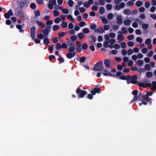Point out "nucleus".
<instances>
[{
  "label": "nucleus",
  "instance_id": "obj_13",
  "mask_svg": "<svg viewBox=\"0 0 156 156\" xmlns=\"http://www.w3.org/2000/svg\"><path fill=\"white\" fill-rule=\"evenodd\" d=\"M125 6V4L123 2L121 3L119 5H116L115 9L116 10H119L123 8Z\"/></svg>",
  "mask_w": 156,
  "mask_h": 156
},
{
  "label": "nucleus",
  "instance_id": "obj_31",
  "mask_svg": "<svg viewBox=\"0 0 156 156\" xmlns=\"http://www.w3.org/2000/svg\"><path fill=\"white\" fill-rule=\"evenodd\" d=\"M44 44H45L46 45H48L49 43L50 42L48 39L47 38H45L44 39Z\"/></svg>",
  "mask_w": 156,
  "mask_h": 156
},
{
  "label": "nucleus",
  "instance_id": "obj_48",
  "mask_svg": "<svg viewBox=\"0 0 156 156\" xmlns=\"http://www.w3.org/2000/svg\"><path fill=\"white\" fill-rule=\"evenodd\" d=\"M37 37L39 38V39H43L44 37H44V36L43 35V34H38L37 35Z\"/></svg>",
  "mask_w": 156,
  "mask_h": 156
},
{
  "label": "nucleus",
  "instance_id": "obj_56",
  "mask_svg": "<svg viewBox=\"0 0 156 156\" xmlns=\"http://www.w3.org/2000/svg\"><path fill=\"white\" fill-rule=\"evenodd\" d=\"M133 61L130 60L127 63V65L129 66H132L133 65Z\"/></svg>",
  "mask_w": 156,
  "mask_h": 156
},
{
  "label": "nucleus",
  "instance_id": "obj_47",
  "mask_svg": "<svg viewBox=\"0 0 156 156\" xmlns=\"http://www.w3.org/2000/svg\"><path fill=\"white\" fill-rule=\"evenodd\" d=\"M113 48H114L115 49H118L120 48V46L118 44H115L112 46Z\"/></svg>",
  "mask_w": 156,
  "mask_h": 156
},
{
  "label": "nucleus",
  "instance_id": "obj_22",
  "mask_svg": "<svg viewBox=\"0 0 156 156\" xmlns=\"http://www.w3.org/2000/svg\"><path fill=\"white\" fill-rule=\"evenodd\" d=\"M117 40L119 41H122L124 39V37L122 34H118L117 36Z\"/></svg>",
  "mask_w": 156,
  "mask_h": 156
},
{
  "label": "nucleus",
  "instance_id": "obj_9",
  "mask_svg": "<svg viewBox=\"0 0 156 156\" xmlns=\"http://www.w3.org/2000/svg\"><path fill=\"white\" fill-rule=\"evenodd\" d=\"M111 61L108 59H106L104 61V63L106 67L110 69L112 68L111 66Z\"/></svg>",
  "mask_w": 156,
  "mask_h": 156
},
{
  "label": "nucleus",
  "instance_id": "obj_62",
  "mask_svg": "<svg viewBox=\"0 0 156 156\" xmlns=\"http://www.w3.org/2000/svg\"><path fill=\"white\" fill-rule=\"evenodd\" d=\"M86 23L84 21L80 22L79 23V26L81 27H83L86 25Z\"/></svg>",
  "mask_w": 156,
  "mask_h": 156
},
{
  "label": "nucleus",
  "instance_id": "obj_42",
  "mask_svg": "<svg viewBox=\"0 0 156 156\" xmlns=\"http://www.w3.org/2000/svg\"><path fill=\"white\" fill-rule=\"evenodd\" d=\"M62 12L65 14H67L69 12V10L67 9L62 8Z\"/></svg>",
  "mask_w": 156,
  "mask_h": 156
},
{
  "label": "nucleus",
  "instance_id": "obj_6",
  "mask_svg": "<svg viewBox=\"0 0 156 156\" xmlns=\"http://www.w3.org/2000/svg\"><path fill=\"white\" fill-rule=\"evenodd\" d=\"M102 73L105 76H113L115 77V76L111 73L110 72L108 71L106 69H103L101 71Z\"/></svg>",
  "mask_w": 156,
  "mask_h": 156
},
{
  "label": "nucleus",
  "instance_id": "obj_49",
  "mask_svg": "<svg viewBox=\"0 0 156 156\" xmlns=\"http://www.w3.org/2000/svg\"><path fill=\"white\" fill-rule=\"evenodd\" d=\"M30 8L33 9H35L36 8V4L34 3H31L30 5Z\"/></svg>",
  "mask_w": 156,
  "mask_h": 156
},
{
  "label": "nucleus",
  "instance_id": "obj_24",
  "mask_svg": "<svg viewBox=\"0 0 156 156\" xmlns=\"http://www.w3.org/2000/svg\"><path fill=\"white\" fill-rule=\"evenodd\" d=\"M42 33L45 37H47L48 36L49 31L47 29H45L42 31Z\"/></svg>",
  "mask_w": 156,
  "mask_h": 156
},
{
  "label": "nucleus",
  "instance_id": "obj_14",
  "mask_svg": "<svg viewBox=\"0 0 156 156\" xmlns=\"http://www.w3.org/2000/svg\"><path fill=\"white\" fill-rule=\"evenodd\" d=\"M138 86L143 87L145 88L147 87H151V84L149 83H139Z\"/></svg>",
  "mask_w": 156,
  "mask_h": 156
},
{
  "label": "nucleus",
  "instance_id": "obj_44",
  "mask_svg": "<svg viewBox=\"0 0 156 156\" xmlns=\"http://www.w3.org/2000/svg\"><path fill=\"white\" fill-rule=\"evenodd\" d=\"M105 11V9L103 7H101L99 9V12L100 14H103Z\"/></svg>",
  "mask_w": 156,
  "mask_h": 156
},
{
  "label": "nucleus",
  "instance_id": "obj_40",
  "mask_svg": "<svg viewBox=\"0 0 156 156\" xmlns=\"http://www.w3.org/2000/svg\"><path fill=\"white\" fill-rule=\"evenodd\" d=\"M54 22L57 24L60 23L61 21V19L59 17H57L54 19Z\"/></svg>",
  "mask_w": 156,
  "mask_h": 156
},
{
  "label": "nucleus",
  "instance_id": "obj_18",
  "mask_svg": "<svg viewBox=\"0 0 156 156\" xmlns=\"http://www.w3.org/2000/svg\"><path fill=\"white\" fill-rule=\"evenodd\" d=\"M76 43L77 47L76 50L78 52H81V46H82L81 44L78 41H76Z\"/></svg>",
  "mask_w": 156,
  "mask_h": 156
},
{
  "label": "nucleus",
  "instance_id": "obj_17",
  "mask_svg": "<svg viewBox=\"0 0 156 156\" xmlns=\"http://www.w3.org/2000/svg\"><path fill=\"white\" fill-rule=\"evenodd\" d=\"M132 21L131 20H129V19H126L125 20H124L123 23L125 26H129L130 25Z\"/></svg>",
  "mask_w": 156,
  "mask_h": 156
},
{
  "label": "nucleus",
  "instance_id": "obj_25",
  "mask_svg": "<svg viewBox=\"0 0 156 156\" xmlns=\"http://www.w3.org/2000/svg\"><path fill=\"white\" fill-rule=\"evenodd\" d=\"M137 65L139 67H141L144 64V61L141 60H138L137 61Z\"/></svg>",
  "mask_w": 156,
  "mask_h": 156
},
{
  "label": "nucleus",
  "instance_id": "obj_35",
  "mask_svg": "<svg viewBox=\"0 0 156 156\" xmlns=\"http://www.w3.org/2000/svg\"><path fill=\"white\" fill-rule=\"evenodd\" d=\"M55 48L57 50H60L61 48V45L59 43H57L55 45Z\"/></svg>",
  "mask_w": 156,
  "mask_h": 156
},
{
  "label": "nucleus",
  "instance_id": "obj_19",
  "mask_svg": "<svg viewBox=\"0 0 156 156\" xmlns=\"http://www.w3.org/2000/svg\"><path fill=\"white\" fill-rule=\"evenodd\" d=\"M100 92V89L97 88H95L94 90H92L91 91V92L93 95H95L96 93H99Z\"/></svg>",
  "mask_w": 156,
  "mask_h": 156
},
{
  "label": "nucleus",
  "instance_id": "obj_15",
  "mask_svg": "<svg viewBox=\"0 0 156 156\" xmlns=\"http://www.w3.org/2000/svg\"><path fill=\"white\" fill-rule=\"evenodd\" d=\"M117 20V23L119 25H121L122 23V16L121 15H119L117 16L116 18Z\"/></svg>",
  "mask_w": 156,
  "mask_h": 156
},
{
  "label": "nucleus",
  "instance_id": "obj_27",
  "mask_svg": "<svg viewBox=\"0 0 156 156\" xmlns=\"http://www.w3.org/2000/svg\"><path fill=\"white\" fill-rule=\"evenodd\" d=\"M78 37L80 39L82 40L85 37V35L82 33H80L78 34Z\"/></svg>",
  "mask_w": 156,
  "mask_h": 156
},
{
  "label": "nucleus",
  "instance_id": "obj_38",
  "mask_svg": "<svg viewBox=\"0 0 156 156\" xmlns=\"http://www.w3.org/2000/svg\"><path fill=\"white\" fill-rule=\"evenodd\" d=\"M134 2L132 1H129L127 2V3L126 5L128 6H132L134 4Z\"/></svg>",
  "mask_w": 156,
  "mask_h": 156
},
{
  "label": "nucleus",
  "instance_id": "obj_55",
  "mask_svg": "<svg viewBox=\"0 0 156 156\" xmlns=\"http://www.w3.org/2000/svg\"><path fill=\"white\" fill-rule=\"evenodd\" d=\"M83 6L86 8H87L89 7L90 6V5L87 2H85L83 3Z\"/></svg>",
  "mask_w": 156,
  "mask_h": 156
},
{
  "label": "nucleus",
  "instance_id": "obj_34",
  "mask_svg": "<svg viewBox=\"0 0 156 156\" xmlns=\"http://www.w3.org/2000/svg\"><path fill=\"white\" fill-rule=\"evenodd\" d=\"M68 23L67 22H62V23L61 24V27L62 28H66L67 27Z\"/></svg>",
  "mask_w": 156,
  "mask_h": 156
},
{
  "label": "nucleus",
  "instance_id": "obj_16",
  "mask_svg": "<svg viewBox=\"0 0 156 156\" xmlns=\"http://www.w3.org/2000/svg\"><path fill=\"white\" fill-rule=\"evenodd\" d=\"M75 56V53L74 52L69 51L66 55V56L68 58L71 59Z\"/></svg>",
  "mask_w": 156,
  "mask_h": 156
},
{
  "label": "nucleus",
  "instance_id": "obj_2",
  "mask_svg": "<svg viewBox=\"0 0 156 156\" xmlns=\"http://www.w3.org/2000/svg\"><path fill=\"white\" fill-rule=\"evenodd\" d=\"M67 40L68 41L67 42V47H68L69 48L68 49L69 51H73L75 49V44L69 38L67 39Z\"/></svg>",
  "mask_w": 156,
  "mask_h": 156
},
{
  "label": "nucleus",
  "instance_id": "obj_29",
  "mask_svg": "<svg viewBox=\"0 0 156 156\" xmlns=\"http://www.w3.org/2000/svg\"><path fill=\"white\" fill-rule=\"evenodd\" d=\"M151 89L153 90H156V82L153 81L152 83V87L151 88Z\"/></svg>",
  "mask_w": 156,
  "mask_h": 156
},
{
  "label": "nucleus",
  "instance_id": "obj_50",
  "mask_svg": "<svg viewBox=\"0 0 156 156\" xmlns=\"http://www.w3.org/2000/svg\"><path fill=\"white\" fill-rule=\"evenodd\" d=\"M143 4V2L141 1H137L136 2V5H137L138 7L140 6Z\"/></svg>",
  "mask_w": 156,
  "mask_h": 156
},
{
  "label": "nucleus",
  "instance_id": "obj_58",
  "mask_svg": "<svg viewBox=\"0 0 156 156\" xmlns=\"http://www.w3.org/2000/svg\"><path fill=\"white\" fill-rule=\"evenodd\" d=\"M133 53V51L131 49H129L127 51V53H128V55H130Z\"/></svg>",
  "mask_w": 156,
  "mask_h": 156
},
{
  "label": "nucleus",
  "instance_id": "obj_11",
  "mask_svg": "<svg viewBox=\"0 0 156 156\" xmlns=\"http://www.w3.org/2000/svg\"><path fill=\"white\" fill-rule=\"evenodd\" d=\"M36 30V28L35 27H32L30 28L31 37L33 39H34L35 37V31Z\"/></svg>",
  "mask_w": 156,
  "mask_h": 156
},
{
  "label": "nucleus",
  "instance_id": "obj_61",
  "mask_svg": "<svg viewBox=\"0 0 156 156\" xmlns=\"http://www.w3.org/2000/svg\"><path fill=\"white\" fill-rule=\"evenodd\" d=\"M150 67L149 65L146 64L145 66V69L147 71H149L150 70Z\"/></svg>",
  "mask_w": 156,
  "mask_h": 156
},
{
  "label": "nucleus",
  "instance_id": "obj_52",
  "mask_svg": "<svg viewBox=\"0 0 156 156\" xmlns=\"http://www.w3.org/2000/svg\"><path fill=\"white\" fill-rule=\"evenodd\" d=\"M153 75L152 73L151 72H148L146 73V76L147 77L150 78Z\"/></svg>",
  "mask_w": 156,
  "mask_h": 156
},
{
  "label": "nucleus",
  "instance_id": "obj_59",
  "mask_svg": "<svg viewBox=\"0 0 156 156\" xmlns=\"http://www.w3.org/2000/svg\"><path fill=\"white\" fill-rule=\"evenodd\" d=\"M65 32H60L58 33V35L59 37H62L65 36Z\"/></svg>",
  "mask_w": 156,
  "mask_h": 156
},
{
  "label": "nucleus",
  "instance_id": "obj_53",
  "mask_svg": "<svg viewBox=\"0 0 156 156\" xmlns=\"http://www.w3.org/2000/svg\"><path fill=\"white\" fill-rule=\"evenodd\" d=\"M98 2L99 5H105V0H99Z\"/></svg>",
  "mask_w": 156,
  "mask_h": 156
},
{
  "label": "nucleus",
  "instance_id": "obj_5",
  "mask_svg": "<svg viewBox=\"0 0 156 156\" xmlns=\"http://www.w3.org/2000/svg\"><path fill=\"white\" fill-rule=\"evenodd\" d=\"M17 14L19 17L23 20L24 21L28 19V17L24 13L23 11H19Z\"/></svg>",
  "mask_w": 156,
  "mask_h": 156
},
{
  "label": "nucleus",
  "instance_id": "obj_21",
  "mask_svg": "<svg viewBox=\"0 0 156 156\" xmlns=\"http://www.w3.org/2000/svg\"><path fill=\"white\" fill-rule=\"evenodd\" d=\"M100 18L102 21L103 23L105 24H106L108 23V21L106 18L103 16H100Z\"/></svg>",
  "mask_w": 156,
  "mask_h": 156
},
{
  "label": "nucleus",
  "instance_id": "obj_37",
  "mask_svg": "<svg viewBox=\"0 0 156 156\" xmlns=\"http://www.w3.org/2000/svg\"><path fill=\"white\" fill-rule=\"evenodd\" d=\"M121 30L122 33L124 34H126L128 32L127 29L125 27H122Z\"/></svg>",
  "mask_w": 156,
  "mask_h": 156
},
{
  "label": "nucleus",
  "instance_id": "obj_4",
  "mask_svg": "<svg viewBox=\"0 0 156 156\" xmlns=\"http://www.w3.org/2000/svg\"><path fill=\"white\" fill-rule=\"evenodd\" d=\"M137 79V77L136 75H134L132 77L130 76H128L127 79V83L128 84L130 83L136 84L137 83L136 81Z\"/></svg>",
  "mask_w": 156,
  "mask_h": 156
},
{
  "label": "nucleus",
  "instance_id": "obj_36",
  "mask_svg": "<svg viewBox=\"0 0 156 156\" xmlns=\"http://www.w3.org/2000/svg\"><path fill=\"white\" fill-rule=\"evenodd\" d=\"M53 13L55 17H57L59 16V12L57 10H54L53 11Z\"/></svg>",
  "mask_w": 156,
  "mask_h": 156
},
{
  "label": "nucleus",
  "instance_id": "obj_8",
  "mask_svg": "<svg viewBox=\"0 0 156 156\" xmlns=\"http://www.w3.org/2000/svg\"><path fill=\"white\" fill-rule=\"evenodd\" d=\"M18 5L21 8L27 6L28 5V2L26 0H22L19 2Z\"/></svg>",
  "mask_w": 156,
  "mask_h": 156
},
{
  "label": "nucleus",
  "instance_id": "obj_57",
  "mask_svg": "<svg viewBox=\"0 0 156 156\" xmlns=\"http://www.w3.org/2000/svg\"><path fill=\"white\" fill-rule=\"evenodd\" d=\"M113 14L112 13L109 14L107 16V18L108 20H111L113 18Z\"/></svg>",
  "mask_w": 156,
  "mask_h": 156
},
{
  "label": "nucleus",
  "instance_id": "obj_30",
  "mask_svg": "<svg viewBox=\"0 0 156 156\" xmlns=\"http://www.w3.org/2000/svg\"><path fill=\"white\" fill-rule=\"evenodd\" d=\"M67 18L68 19L70 20L72 22H74L75 19L73 18V16L71 15H68L67 16Z\"/></svg>",
  "mask_w": 156,
  "mask_h": 156
},
{
  "label": "nucleus",
  "instance_id": "obj_32",
  "mask_svg": "<svg viewBox=\"0 0 156 156\" xmlns=\"http://www.w3.org/2000/svg\"><path fill=\"white\" fill-rule=\"evenodd\" d=\"M77 39V37L75 35H73L71 36L70 39L71 41L73 42L74 41H76Z\"/></svg>",
  "mask_w": 156,
  "mask_h": 156
},
{
  "label": "nucleus",
  "instance_id": "obj_1",
  "mask_svg": "<svg viewBox=\"0 0 156 156\" xmlns=\"http://www.w3.org/2000/svg\"><path fill=\"white\" fill-rule=\"evenodd\" d=\"M105 41L103 44V46L105 48H113L112 46L115 42V40L114 39H110L108 37V36H105Z\"/></svg>",
  "mask_w": 156,
  "mask_h": 156
},
{
  "label": "nucleus",
  "instance_id": "obj_10",
  "mask_svg": "<svg viewBox=\"0 0 156 156\" xmlns=\"http://www.w3.org/2000/svg\"><path fill=\"white\" fill-rule=\"evenodd\" d=\"M56 4V2L55 0H50L49 2L48 7L50 9H52L53 8L54 5H55Z\"/></svg>",
  "mask_w": 156,
  "mask_h": 156
},
{
  "label": "nucleus",
  "instance_id": "obj_33",
  "mask_svg": "<svg viewBox=\"0 0 156 156\" xmlns=\"http://www.w3.org/2000/svg\"><path fill=\"white\" fill-rule=\"evenodd\" d=\"M35 15L36 16H39L40 15V13L38 10H35L34 11Z\"/></svg>",
  "mask_w": 156,
  "mask_h": 156
},
{
  "label": "nucleus",
  "instance_id": "obj_51",
  "mask_svg": "<svg viewBox=\"0 0 156 156\" xmlns=\"http://www.w3.org/2000/svg\"><path fill=\"white\" fill-rule=\"evenodd\" d=\"M82 31L83 33L87 34L89 32V30L87 28H85Z\"/></svg>",
  "mask_w": 156,
  "mask_h": 156
},
{
  "label": "nucleus",
  "instance_id": "obj_41",
  "mask_svg": "<svg viewBox=\"0 0 156 156\" xmlns=\"http://www.w3.org/2000/svg\"><path fill=\"white\" fill-rule=\"evenodd\" d=\"M68 4L69 7H72L73 5L74 2L72 0H69L68 1Z\"/></svg>",
  "mask_w": 156,
  "mask_h": 156
},
{
  "label": "nucleus",
  "instance_id": "obj_63",
  "mask_svg": "<svg viewBox=\"0 0 156 156\" xmlns=\"http://www.w3.org/2000/svg\"><path fill=\"white\" fill-rule=\"evenodd\" d=\"M122 54L123 55H126L127 54V51L125 49H123L121 51Z\"/></svg>",
  "mask_w": 156,
  "mask_h": 156
},
{
  "label": "nucleus",
  "instance_id": "obj_3",
  "mask_svg": "<svg viewBox=\"0 0 156 156\" xmlns=\"http://www.w3.org/2000/svg\"><path fill=\"white\" fill-rule=\"evenodd\" d=\"M104 67L103 66V62L100 61L97 63L95 65L93 70L94 71H100L103 69Z\"/></svg>",
  "mask_w": 156,
  "mask_h": 156
},
{
  "label": "nucleus",
  "instance_id": "obj_20",
  "mask_svg": "<svg viewBox=\"0 0 156 156\" xmlns=\"http://www.w3.org/2000/svg\"><path fill=\"white\" fill-rule=\"evenodd\" d=\"M123 13L124 14L127 15H129L131 14L130 10L128 9H126L124 10Z\"/></svg>",
  "mask_w": 156,
  "mask_h": 156
},
{
  "label": "nucleus",
  "instance_id": "obj_60",
  "mask_svg": "<svg viewBox=\"0 0 156 156\" xmlns=\"http://www.w3.org/2000/svg\"><path fill=\"white\" fill-rule=\"evenodd\" d=\"M104 30H107L109 29L110 28V26L109 25H105L104 26Z\"/></svg>",
  "mask_w": 156,
  "mask_h": 156
},
{
  "label": "nucleus",
  "instance_id": "obj_12",
  "mask_svg": "<svg viewBox=\"0 0 156 156\" xmlns=\"http://www.w3.org/2000/svg\"><path fill=\"white\" fill-rule=\"evenodd\" d=\"M13 13L11 9L9 10L7 12L5 13L4 14L5 18L6 19L9 18L11 16L13 15Z\"/></svg>",
  "mask_w": 156,
  "mask_h": 156
},
{
  "label": "nucleus",
  "instance_id": "obj_46",
  "mask_svg": "<svg viewBox=\"0 0 156 156\" xmlns=\"http://www.w3.org/2000/svg\"><path fill=\"white\" fill-rule=\"evenodd\" d=\"M142 27L143 29L146 30L148 28V25L147 24L144 23L142 24Z\"/></svg>",
  "mask_w": 156,
  "mask_h": 156
},
{
  "label": "nucleus",
  "instance_id": "obj_43",
  "mask_svg": "<svg viewBox=\"0 0 156 156\" xmlns=\"http://www.w3.org/2000/svg\"><path fill=\"white\" fill-rule=\"evenodd\" d=\"M151 41L150 38H147L145 41V44L147 45H149L150 44Z\"/></svg>",
  "mask_w": 156,
  "mask_h": 156
},
{
  "label": "nucleus",
  "instance_id": "obj_26",
  "mask_svg": "<svg viewBox=\"0 0 156 156\" xmlns=\"http://www.w3.org/2000/svg\"><path fill=\"white\" fill-rule=\"evenodd\" d=\"M36 22L39 26L42 27L43 28L45 27V25L44 24H43L41 22L37 20Z\"/></svg>",
  "mask_w": 156,
  "mask_h": 156
},
{
  "label": "nucleus",
  "instance_id": "obj_54",
  "mask_svg": "<svg viewBox=\"0 0 156 156\" xmlns=\"http://www.w3.org/2000/svg\"><path fill=\"white\" fill-rule=\"evenodd\" d=\"M148 51V49L146 48H143L141 50V52L143 54H146Z\"/></svg>",
  "mask_w": 156,
  "mask_h": 156
},
{
  "label": "nucleus",
  "instance_id": "obj_23",
  "mask_svg": "<svg viewBox=\"0 0 156 156\" xmlns=\"http://www.w3.org/2000/svg\"><path fill=\"white\" fill-rule=\"evenodd\" d=\"M105 36H108L109 38H110V37L113 38L115 37V34L113 33H110L108 34H106Z\"/></svg>",
  "mask_w": 156,
  "mask_h": 156
},
{
  "label": "nucleus",
  "instance_id": "obj_7",
  "mask_svg": "<svg viewBox=\"0 0 156 156\" xmlns=\"http://www.w3.org/2000/svg\"><path fill=\"white\" fill-rule=\"evenodd\" d=\"M76 92L79 94V97L80 98H83L87 94L85 91L83 90L80 88H78L76 90Z\"/></svg>",
  "mask_w": 156,
  "mask_h": 156
},
{
  "label": "nucleus",
  "instance_id": "obj_39",
  "mask_svg": "<svg viewBox=\"0 0 156 156\" xmlns=\"http://www.w3.org/2000/svg\"><path fill=\"white\" fill-rule=\"evenodd\" d=\"M106 7L107 10H110L112 9V6L111 4H108L106 5Z\"/></svg>",
  "mask_w": 156,
  "mask_h": 156
},
{
  "label": "nucleus",
  "instance_id": "obj_64",
  "mask_svg": "<svg viewBox=\"0 0 156 156\" xmlns=\"http://www.w3.org/2000/svg\"><path fill=\"white\" fill-rule=\"evenodd\" d=\"M36 2L38 5H41L43 3V0H36Z\"/></svg>",
  "mask_w": 156,
  "mask_h": 156
},
{
  "label": "nucleus",
  "instance_id": "obj_45",
  "mask_svg": "<svg viewBox=\"0 0 156 156\" xmlns=\"http://www.w3.org/2000/svg\"><path fill=\"white\" fill-rule=\"evenodd\" d=\"M82 48L83 49V50H85L87 48L88 45L86 43H84L82 45Z\"/></svg>",
  "mask_w": 156,
  "mask_h": 156
},
{
  "label": "nucleus",
  "instance_id": "obj_28",
  "mask_svg": "<svg viewBox=\"0 0 156 156\" xmlns=\"http://www.w3.org/2000/svg\"><path fill=\"white\" fill-rule=\"evenodd\" d=\"M60 26L58 25H55L52 27V30L54 31H57L59 29Z\"/></svg>",
  "mask_w": 156,
  "mask_h": 156
}]
</instances>
